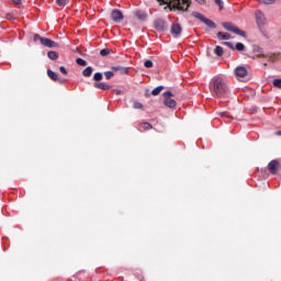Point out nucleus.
Here are the masks:
<instances>
[{"mask_svg": "<svg viewBox=\"0 0 281 281\" xmlns=\"http://www.w3.org/2000/svg\"><path fill=\"white\" fill-rule=\"evenodd\" d=\"M227 78L215 76L211 79L210 91L214 98H224L227 93Z\"/></svg>", "mask_w": 281, "mask_h": 281, "instance_id": "obj_1", "label": "nucleus"}, {"mask_svg": "<svg viewBox=\"0 0 281 281\" xmlns=\"http://www.w3.org/2000/svg\"><path fill=\"white\" fill-rule=\"evenodd\" d=\"M160 5H168L173 10H181L182 12H188L190 8V0H158Z\"/></svg>", "mask_w": 281, "mask_h": 281, "instance_id": "obj_2", "label": "nucleus"}, {"mask_svg": "<svg viewBox=\"0 0 281 281\" xmlns=\"http://www.w3.org/2000/svg\"><path fill=\"white\" fill-rule=\"evenodd\" d=\"M222 27H224V30H226L227 32H233V34H237V36H243V38H247V32L240 30L232 22H223Z\"/></svg>", "mask_w": 281, "mask_h": 281, "instance_id": "obj_3", "label": "nucleus"}, {"mask_svg": "<svg viewBox=\"0 0 281 281\" xmlns=\"http://www.w3.org/2000/svg\"><path fill=\"white\" fill-rule=\"evenodd\" d=\"M41 43L44 47H59L58 43L52 41L50 38L43 37L40 34L34 35V42L35 43Z\"/></svg>", "mask_w": 281, "mask_h": 281, "instance_id": "obj_4", "label": "nucleus"}, {"mask_svg": "<svg viewBox=\"0 0 281 281\" xmlns=\"http://www.w3.org/2000/svg\"><path fill=\"white\" fill-rule=\"evenodd\" d=\"M47 76L50 80H54V82H65V80H67V71H47Z\"/></svg>", "mask_w": 281, "mask_h": 281, "instance_id": "obj_5", "label": "nucleus"}, {"mask_svg": "<svg viewBox=\"0 0 281 281\" xmlns=\"http://www.w3.org/2000/svg\"><path fill=\"white\" fill-rule=\"evenodd\" d=\"M193 16L195 19H199V21H201L202 23H204V25H206V27H210L211 30H216V23H214V21L205 18V15H203L202 13L193 12Z\"/></svg>", "mask_w": 281, "mask_h": 281, "instance_id": "obj_6", "label": "nucleus"}, {"mask_svg": "<svg viewBox=\"0 0 281 281\" xmlns=\"http://www.w3.org/2000/svg\"><path fill=\"white\" fill-rule=\"evenodd\" d=\"M165 95V100H164V104L165 106H168V109H175V106H177V101H175V99H172V92L171 91H167L164 93Z\"/></svg>", "mask_w": 281, "mask_h": 281, "instance_id": "obj_7", "label": "nucleus"}, {"mask_svg": "<svg viewBox=\"0 0 281 281\" xmlns=\"http://www.w3.org/2000/svg\"><path fill=\"white\" fill-rule=\"evenodd\" d=\"M154 29L158 32H167L168 30V23L164 19H156L154 21Z\"/></svg>", "mask_w": 281, "mask_h": 281, "instance_id": "obj_8", "label": "nucleus"}, {"mask_svg": "<svg viewBox=\"0 0 281 281\" xmlns=\"http://www.w3.org/2000/svg\"><path fill=\"white\" fill-rule=\"evenodd\" d=\"M111 19L112 21H114V23H120L121 21H124V14L122 13V11L114 9L111 12Z\"/></svg>", "mask_w": 281, "mask_h": 281, "instance_id": "obj_9", "label": "nucleus"}, {"mask_svg": "<svg viewBox=\"0 0 281 281\" xmlns=\"http://www.w3.org/2000/svg\"><path fill=\"white\" fill-rule=\"evenodd\" d=\"M268 170L271 175H278V170H280V162L278 160H272L268 164Z\"/></svg>", "mask_w": 281, "mask_h": 281, "instance_id": "obj_10", "label": "nucleus"}, {"mask_svg": "<svg viewBox=\"0 0 281 281\" xmlns=\"http://www.w3.org/2000/svg\"><path fill=\"white\" fill-rule=\"evenodd\" d=\"M183 29H181V24L179 23H173L171 25L170 32L172 34V36H175V38H178V36H181V32Z\"/></svg>", "mask_w": 281, "mask_h": 281, "instance_id": "obj_11", "label": "nucleus"}, {"mask_svg": "<svg viewBox=\"0 0 281 281\" xmlns=\"http://www.w3.org/2000/svg\"><path fill=\"white\" fill-rule=\"evenodd\" d=\"M234 76L237 80H239V82H247V80H249L247 71H235Z\"/></svg>", "mask_w": 281, "mask_h": 281, "instance_id": "obj_12", "label": "nucleus"}, {"mask_svg": "<svg viewBox=\"0 0 281 281\" xmlns=\"http://www.w3.org/2000/svg\"><path fill=\"white\" fill-rule=\"evenodd\" d=\"M134 16H136V19H138V21H147L148 20V14H146L142 10L135 11Z\"/></svg>", "mask_w": 281, "mask_h": 281, "instance_id": "obj_13", "label": "nucleus"}, {"mask_svg": "<svg viewBox=\"0 0 281 281\" xmlns=\"http://www.w3.org/2000/svg\"><path fill=\"white\" fill-rule=\"evenodd\" d=\"M93 88L94 89H102V91H109V89H111V86H109L104 82H94Z\"/></svg>", "mask_w": 281, "mask_h": 281, "instance_id": "obj_14", "label": "nucleus"}, {"mask_svg": "<svg viewBox=\"0 0 281 281\" xmlns=\"http://www.w3.org/2000/svg\"><path fill=\"white\" fill-rule=\"evenodd\" d=\"M267 58L268 63H276L277 60H280L281 55L280 54H270L265 56Z\"/></svg>", "mask_w": 281, "mask_h": 281, "instance_id": "obj_15", "label": "nucleus"}, {"mask_svg": "<svg viewBox=\"0 0 281 281\" xmlns=\"http://www.w3.org/2000/svg\"><path fill=\"white\" fill-rule=\"evenodd\" d=\"M216 36L220 41H229L232 38V34L225 32H218Z\"/></svg>", "mask_w": 281, "mask_h": 281, "instance_id": "obj_16", "label": "nucleus"}, {"mask_svg": "<svg viewBox=\"0 0 281 281\" xmlns=\"http://www.w3.org/2000/svg\"><path fill=\"white\" fill-rule=\"evenodd\" d=\"M255 15L257 19V23H259L260 25H265V14L261 13V11H257Z\"/></svg>", "mask_w": 281, "mask_h": 281, "instance_id": "obj_17", "label": "nucleus"}, {"mask_svg": "<svg viewBox=\"0 0 281 281\" xmlns=\"http://www.w3.org/2000/svg\"><path fill=\"white\" fill-rule=\"evenodd\" d=\"M48 58L50 60H58V53L54 52V50H49L47 54Z\"/></svg>", "mask_w": 281, "mask_h": 281, "instance_id": "obj_18", "label": "nucleus"}, {"mask_svg": "<svg viewBox=\"0 0 281 281\" xmlns=\"http://www.w3.org/2000/svg\"><path fill=\"white\" fill-rule=\"evenodd\" d=\"M164 91V86H158L151 91V95H159Z\"/></svg>", "mask_w": 281, "mask_h": 281, "instance_id": "obj_19", "label": "nucleus"}, {"mask_svg": "<svg viewBox=\"0 0 281 281\" xmlns=\"http://www.w3.org/2000/svg\"><path fill=\"white\" fill-rule=\"evenodd\" d=\"M77 65H79L80 67H87V60L82 59V58H77L76 59Z\"/></svg>", "mask_w": 281, "mask_h": 281, "instance_id": "obj_20", "label": "nucleus"}, {"mask_svg": "<svg viewBox=\"0 0 281 281\" xmlns=\"http://www.w3.org/2000/svg\"><path fill=\"white\" fill-rule=\"evenodd\" d=\"M56 3L59 5V8H65V5L69 3V0H56Z\"/></svg>", "mask_w": 281, "mask_h": 281, "instance_id": "obj_21", "label": "nucleus"}, {"mask_svg": "<svg viewBox=\"0 0 281 281\" xmlns=\"http://www.w3.org/2000/svg\"><path fill=\"white\" fill-rule=\"evenodd\" d=\"M249 69H251L249 66H238L235 71H249Z\"/></svg>", "mask_w": 281, "mask_h": 281, "instance_id": "obj_22", "label": "nucleus"}, {"mask_svg": "<svg viewBox=\"0 0 281 281\" xmlns=\"http://www.w3.org/2000/svg\"><path fill=\"white\" fill-rule=\"evenodd\" d=\"M235 49H237V52H245V44L243 43H237L235 45Z\"/></svg>", "mask_w": 281, "mask_h": 281, "instance_id": "obj_23", "label": "nucleus"}, {"mask_svg": "<svg viewBox=\"0 0 281 281\" xmlns=\"http://www.w3.org/2000/svg\"><path fill=\"white\" fill-rule=\"evenodd\" d=\"M214 54H216V56H223V48L221 46H216L214 48Z\"/></svg>", "mask_w": 281, "mask_h": 281, "instance_id": "obj_24", "label": "nucleus"}, {"mask_svg": "<svg viewBox=\"0 0 281 281\" xmlns=\"http://www.w3.org/2000/svg\"><path fill=\"white\" fill-rule=\"evenodd\" d=\"M153 60H150V59H147V60H145V63H144V67H146V69H153Z\"/></svg>", "mask_w": 281, "mask_h": 281, "instance_id": "obj_25", "label": "nucleus"}, {"mask_svg": "<svg viewBox=\"0 0 281 281\" xmlns=\"http://www.w3.org/2000/svg\"><path fill=\"white\" fill-rule=\"evenodd\" d=\"M103 75L102 72H95L93 76V80H95L97 82H100V80H102Z\"/></svg>", "mask_w": 281, "mask_h": 281, "instance_id": "obj_26", "label": "nucleus"}, {"mask_svg": "<svg viewBox=\"0 0 281 281\" xmlns=\"http://www.w3.org/2000/svg\"><path fill=\"white\" fill-rule=\"evenodd\" d=\"M140 128H143V131H150V128H153V125L150 123H143Z\"/></svg>", "mask_w": 281, "mask_h": 281, "instance_id": "obj_27", "label": "nucleus"}, {"mask_svg": "<svg viewBox=\"0 0 281 281\" xmlns=\"http://www.w3.org/2000/svg\"><path fill=\"white\" fill-rule=\"evenodd\" d=\"M111 49H109V48H103V49H101L100 50V55L101 56H109V54H111Z\"/></svg>", "mask_w": 281, "mask_h": 281, "instance_id": "obj_28", "label": "nucleus"}, {"mask_svg": "<svg viewBox=\"0 0 281 281\" xmlns=\"http://www.w3.org/2000/svg\"><path fill=\"white\" fill-rule=\"evenodd\" d=\"M113 69L114 71H128V67H124V66H116Z\"/></svg>", "mask_w": 281, "mask_h": 281, "instance_id": "obj_29", "label": "nucleus"}, {"mask_svg": "<svg viewBox=\"0 0 281 281\" xmlns=\"http://www.w3.org/2000/svg\"><path fill=\"white\" fill-rule=\"evenodd\" d=\"M273 87H276L277 89H281V79H274L272 81Z\"/></svg>", "mask_w": 281, "mask_h": 281, "instance_id": "obj_30", "label": "nucleus"}, {"mask_svg": "<svg viewBox=\"0 0 281 281\" xmlns=\"http://www.w3.org/2000/svg\"><path fill=\"white\" fill-rule=\"evenodd\" d=\"M106 80H111L113 78V76H115V74L113 71H106L104 74Z\"/></svg>", "mask_w": 281, "mask_h": 281, "instance_id": "obj_31", "label": "nucleus"}, {"mask_svg": "<svg viewBox=\"0 0 281 281\" xmlns=\"http://www.w3.org/2000/svg\"><path fill=\"white\" fill-rule=\"evenodd\" d=\"M216 5H218L220 10H223V0H215Z\"/></svg>", "mask_w": 281, "mask_h": 281, "instance_id": "obj_32", "label": "nucleus"}, {"mask_svg": "<svg viewBox=\"0 0 281 281\" xmlns=\"http://www.w3.org/2000/svg\"><path fill=\"white\" fill-rule=\"evenodd\" d=\"M276 0H262V3H265L266 5H273V2Z\"/></svg>", "mask_w": 281, "mask_h": 281, "instance_id": "obj_33", "label": "nucleus"}, {"mask_svg": "<svg viewBox=\"0 0 281 281\" xmlns=\"http://www.w3.org/2000/svg\"><path fill=\"white\" fill-rule=\"evenodd\" d=\"M224 45H226V47H228L229 49H234V43L232 42H224Z\"/></svg>", "mask_w": 281, "mask_h": 281, "instance_id": "obj_34", "label": "nucleus"}, {"mask_svg": "<svg viewBox=\"0 0 281 281\" xmlns=\"http://www.w3.org/2000/svg\"><path fill=\"white\" fill-rule=\"evenodd\" d=\"M93 72L92 71H83L82 75L85 76V78H91V75Z\"/></svg>", "mask_w": 281, "mask_h": 281, "instance_id": "obj_35", "label": "nucleus"}, {"mask_svg": "<svg viewBox=\"0 0 281 281\" xmlns=\"http://www.w3.org/2000/svg\"><path fill=\"white\" fill-rule=\"evenodd\" d=\"M112 91H113V93H115V95H122V90H120V89H114Z\"/></svg>", "mask_w": 281, "mask_h": 281, "instance_id": "obj_36", "label": "nucleus"}, {"mask_svg": "<svg viewBox=\"0 0 281 281\" xmlns=\"http://www.w3.org/2000/svg\"><path fill=\"white\" fill-rule=\"evenodd\" d=\"M134 109H142V103L134 102Z\"/></svg>", "mask_w": 281, "mask_h": 281, "instance_id": "obj_37", "label": "nucleus"}, {"mask_svg": "<svg viewBox=\"0 0 281 281\" xmlns=\"http://www.w3.org/2000/svg\"><path fill=\"white\" fill-rule=\"evenodd\" d=\"M13 3H14V5H21V0H11Z\"/></svg>", "mask_w": 281, "mask_h": 281, "instance_id": "obj_38", "label": "nucleus"}, {"mask_svg": "<svg viewBox=\"0 0 281 281\" xmlns=\"http://www.w3.org/2000/svg\"><path fill=\"white\" fill-rule=\"evenodd\" d=\"M196 3H200V5H205V0H195Z\"/></svg>", "mask_w": 281, "mask_h": 281, "instance_id": "obj_39", "label": "nucleus"}, {"mask_svg": "<svg viewBox=\"0 0 281 281\" xmlns=\"http://www.w3.org/2000/svg\"><path fill=\"white\" fill-rule=\"evenodd\" d=\"M5 19L12 20V13H7Z\"/></svg>", "mask_w": 281, "mask_h": 281, "instance_id": "obj_40", "label": "nucleus"}, {"mask_svg": "<svg viewBox=\"0 0 281 281\" xmlns=\"http://www.w3.org/2000/svg\"><path fill=\"white\" fill-rule=\"evenodd\" d=\"M83 71H93V68H91V66H89L86 69H83Z\"/></svg>", "mask_w": 281, "mask_h": 281, "instance_id": "obj_41", "label": "nucleus"}, {"mask_svg": "<svg viewBox=\"0 0 281 281\" xmlns=\"http://www.w3.org/2000/svg\"><path fill=\"white\" fill-rule=\"evenodd\" d=\"M59 71H67V69H65V66L59 67Z\"/></svg>", "mask_w": 281, "mask_h": 281, "instance_id": "obj_42", "label": "nucleus"}, {"mask_svg": "<svg viewBox=\"0 0 281 281\" xmlns=\"http://www.w3.org/2000/svg\"><path fill=\"white\" fill-rule=\"evenodd\" d=\"M220 115H221L222 117H225V112H221Z\"/></svg>", "mask_w": 281, "mask_h": 281, "instance_id": "obj_43", "label": "nucleus"}, {"mask_svg": "<svg viewBox=\"0 0 281 281\" xmlns=\"http://www.w3.org/2000/svg\"><path fill=\"white\" fill-rule=\"evenodd\" d=\"M277 135H281V131H279V132L277 133Z\"/></svg>", "mask_w": 281, "mask_h": 281, "instance_id": "obj_44", "label": "nucleus"}, {"mask_svg": "<svg viewBox=\"0 0 281 281\" xmlns=\"http://www.w3.org/2000/svg\"><path fill=\"white\" fill-rule=\"evenodd\" d=\"M265 66H267V63H263Z\"/></svg>", "mask_w": 281, "mask_h": 281, "instance_id": "obj_45", "label": "nucleus"}, {"mask_svg": "<svg viewBox=\"0 0 281 281\" xmlns=\"http://www.w3.org/2000/svg\"><path fill=\"white\" fill-rule=\"evenodd\" d=\"M47 71H52V69H47Z\"/></svg>", "mask_w": 281, "mask_h": 281, "instance_id": "obj_46", "label": "nucleus"}]
</instances>
